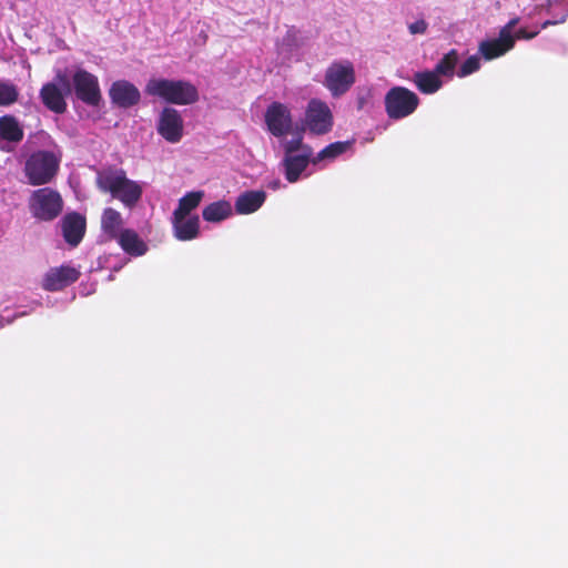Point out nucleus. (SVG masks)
<instances>
[{"label": "nucleus", "instance_id": "1", "mask_svg": "<svg viewBox=\"0 0 568 568\" xmlns=\"http://www.w3.org/2000/svg\"><path fill=\"white\" fill-rule=\"evenodd\" d=\"M95 183L101 192L110 193L112 197L125 206H134L141 199L143 186L138 181L130 180L122 169L105 168L97 172Z\"/></svg>", "mask_w": 568, "mask_h": 568}, {"label": "nucleus", "instance_id": "2", "mask_svg": "<svg viewBox=\"0 0 568 568\" xmlns=\"http://www.w3.org/2000/svg\"><path fill=\"white\" fill-rule=\"evenodd\" d=\"M148 95L174 105H190L199 101L197 88L186 80L151 78L144 89Z\"/></svg>", "mask_w": 568, "mask_h": 568}, {"label": "nucleus", "instance_id": "3", "mask_svg": "<svg viewBox=\"0 0 568 568\" xmlns=\"http://www.w3.org/2000/svg\"><path fill=\"white\" fill-rule=\"evenodd\" d=\"M283 148L285 152L283 159L285 178L288 182L295 183L312 163L313 150L304 144L302 135L286 141Z\"/></svg>", "mask_w": 568, "mask_h": 568}, {"label": "nucleus", "instance_id": "4", "mask_svg": "<svg viewBox=\"0 0 568 568\" xmlns=\"http://www.w3.org/2000/svg\"><path fill=\"white\" fill-rule=\"evenodd\" d=\"M60 156L51 151L32 153L24 165V173L32 185L49 183L58 172Z\"/></svg>", "mask_w": 568, "mask_h": 568}, {"label": "nucleus", "instance_id": "5", "mask_svg": "<svg viewBox=\"0 0 568 568\" xmlns=\"http://www.w3.org/2000/svg\"><path fill=\"white\" fill-rule=\"evenodd\" d=\"M356 81L354 63L347 59L333 61L325 70L323 85L332 97L344 95Z\"/></svg>", "mask_w": 568, "mask_h": 568}, {"label": "nucleus", "instance_id": "6", "mask_svg": "<svg viewBox=\"0 0 568 568\" xmlns=\"http://www.w3.org/2000/svg\"><path fill=\"white\" fill-rule=\"evenodd\" d=\"M334 116L325 101L311 99L302 119V130L313 135H324L331 132Z\"/></svg>", "mask_w": 568, "mask_h": 568}, {"label": "nucleus", "instance_id": "7", "mask_svg": "<svg viewBox=\"0 0 568 568\" xmlns=\"http://www.w3.org/2000/svg\"><path fill=\"white\" fill-rule=\"evenodd\" d=\"M418 95L404 87H394L385 95V110L389 119L400 120L415 112Z\"/></svg>", "mask_w": 568, "mask_h": 568}, {"label": "nucleus", "instance_id": "8", "mask_svg": "<svg viewBox=\"0 0 568 568\" xmlns=\"http://www.w3.org/2000/svg\"><path fill=\"white\" fill-rule=\"evenodd\" d=\"M264 123L273 136H286L292 132L294 123L291 108L283 102L272 101L264 111Z\"/></svg>", "mask_w": 568, "mask_h": 568}, {"label": "nucleus", "instance_id": "9", "mask_svg": "<svg viewBox=\"0 0 568 568\" xmlns=\"http://www.w3.org/2000/svg\"><path fill=\"white\" fill-rule=\"evenodd\" d=\"M29 207L34 217L51 221L61 213L62 199L58 192L51 189H40L32 193Z\"/></svg>", "mask_w": 568, "mask_h": 568}, {"label": "nucleus", "instance_id": "10", "mask_svg": "<svg viewBox=\"0 0 568 568\" xmlns=\"http://www.w3.org/2000/svg\"><path fill=\"white\" fill-rule=\"evenodd\" d=\"M519 23V18L511 19L499 31L497 38L484 40L478 45V51L487 61L497 59L515 47L513 30Z\"/></svg>", "mask_w": 568, "mask_h": 568}, {"label": "nucleus", "instance_id": "11", "mask_svg": "<svg viewBox=\"0 0 568 568\" xmlns=\"http://www.w3.org/2000/svg\"><path fill=\"white\" fill-rule=\"evenodd\" d=\"M158 134L169 143H179L184 135V120L173 106H164L156 116Z\"/></svg>", "mask_w": 568, "mask_h": 568}, {"label": "nucleus", "instance_id": "12", "mask_svg": "<svg viewBox=\"0 0 568 568\" xmlns=\"http://www.w3.org/2000/svg\"><path fill=\"white\" fill-rule=\"evenodd\" d=\"M70 92L68 77L61 72L57 73L55 82L47 83L40 91L42 102L47 108L57 113L65 110L64 93Z\"/></svg>", "mask_w": 568, "mask_h": 568}, {"label": "nucleus", "instance_id": "13", "mask_svg": "<svg viewBox=\"0 0 568 568\" xmlns=\"http://www.w3.org/2000/svg\"><path fill=\"white\" fill-rule=\"evenodd\" d=\"M72 79L78 98L90 105H97L101 100L97 77L80 69Z\"/></svg>", "mask_w": 568, "mask_h": 568}, {"label": "nucleus", "instance_id": "14", "mask_svg": "<svg viewBox=\"0 0 568 568\" xmlns=\"http://www.w3.org/2000/svg\"><path fill=\"white\" fill-rule=\"evenodd\" d=\"M80 271L70 265L50 268L42 280V287L47 291H59L79 278Z\"/></svg>", "mask_w": 568, "mask_h": 568}, {"label": "nucleus", "instance_id": "15", "mask_svg": "<svg viewBox=\"0 0 568 568\" xmlns=\"http://www.w3.org/2000/svg\"><path fill=\"white\" fill-rule=\"evenodd\" d=\"M109 94L112 102L122 108L136 104L141 98L139 89L125 80L115 81L111 85Z\"/></svg>", "mask_w": 568, "mask_h": 568}, {"label": "nucleus", "instance_id": "16", "mask_svg": "<svg viewBox=\"0 0 568 568\" xmlns=\"http://www.w3.org/2000/svg\"><path fill=\"white\" fill-rule=\"evenodd\" d=\"M23 131L19 122L11 115L0 118V149L10 151L12 144L20 142Z\"/></svg>", "mask_w": 568, "mask_h": 568}, {"label": "nucleus", "instance_id": "17", "mask_svg": "<svg viewBox=\"0 0 568 568\" xmlns=\"http://www.w3.org/2000/svg\"><path fill=\"white\" fill-rule=\"evenodd\" d=\"M174 235L180 241H190L199 235L200 220L196 215H173Z\"/></svg>", "mask_w": 568, "mask_h": 568}, {"label": "nucleus", "instance_id": "18", "mask_svg": "<svg viewBox=\"0 0 568 568\" xmlns=\"http://www.w3.org/2000/svg\"><path fill=\"white\" fill-rule=\"evenodd\" d=\"M64 239L68 243L77 245L85 231V220L79 214H69L62 221Z\"/></svg>", "mask_w": 568, "mask_h": 568}, {"label": "nucleus", "instance_id": "19", "mask_svg": "<svg viewBox=\"0 0 568 568\" xmlns=\"http://www.w3.org/2000/svg\"><path fill=\"white\" fill-rule=\"evenodd\" d=\"M265 192L247 191L239 195L235 201V211L239 214H251L257 211L265 201Z\"/></svg>", "mask_w": 568, "mask_h": 568}, {"label": "nucleus", "instance_id": "20", "mask_svg": "<svg viewBox=\"0 0 568 568\" xmlns=\"http://www.w3.org/2000/svg\"><path fill=\"white\" fill-rule=\"evenodd\" d=\"M413 82L425 94H433L443 87V80L434 70L416 72Z\"/></svg>", "mask_w": 568, "mask_h": 568}, {"label": "nucleus", "instance_id": "21", "mask_svg": "<svg viewBox=\"0 0 568 568\" xmlns=\"http://www.w3.org/2000/svg\"><path fill=\"white\" fill-rule=\"evenodd\" d=\"M115 240H118L123 251L131 255L140 256L148 250L146 244L133 230L124 229Z\"/></svg>", "mask_w": 568, "mask_h": 568}, {"label": "nucleus", "instance_id": "22", "mask_svg": "<svg viewBox=\"0 0 568 568\" xmlns=\"http://www.w3.org/2000/svg\"><path fill=\"white\" fill-rule=\"evenodd\" d=\"M123 226V220L121 213L115 211L114 209L108 207L103 211L101 217V227L103 234H105L109 239H116L120 234Z\"/></svg>", "mask_w": 568, "mask_h": 568}, {"label": "nucleus", "instance_id": "23", "mask_svg": "<svg viewBox=\"0 0 568 568\" xmlns=\"http://www.w3.org/2000/svg\"><path fill=\"white\" fill-rule=\"evenodd\" d=\"M233 209L227 201H217L209 204L203 210V219L207 222L219 223L232 215Z\"/></svg>", "mask_w": 568, "mask_h": 568}, {"label": "nucleus", "instance_id": "24", "mask_svg": "<svg viewBox=\"0 0 568 568\" xmlns=\"http://www.w3.org/2000/svg\"><path fill=\"white\" fill-rule=\"evenodd\" d=\"M351 146L349 142H335L326 148H324L321 152H318L314 158L312 159V164L316 165L321 162H329L335 160L338 155L345 153Z\"/></svg>", "mask_w": 568, "mask_h": 568}, {"label": "nucleus", "instance_id": "25", "mask_svg": "<svg viewBox=\"0 0 568 568\" xmlns=\"http://www.w3.org/2000/svg\"><path fill=\"white\" fill-rule=\"evenodd\" d=\"M203 196L204 193L202 191L189 192L180 199L179 205L173 212V215H190V213L199 206Z\"/></svg>", "mask_w": 568, "mask_h": 568}, {"label": "nucleus", "instance_id": "26", "mask_svg": "<svg viewBox=\"0 0 568 568\" xmlns=\"http://www.w3.org/2000/svg\"><path fill=\"white\" fill-rule=\"evenodd\" d=\"M458 53L456 50L447 52L436 64L434 71L439 77L452 79L455 74V69L458 63Z\"/></svg>", "mask_w": 568, "mask_h": 568}, {"label": "nucleus", "instance_id": "27", "mask_svg": "<svg viewBox=\"0 0 568 568\" xmlns=\"http://www.w3.org/2000/svg\"><path fill=\"white\" fill-rule=\"evenodd\" d=\"M19 89L8 80H0V106H8L18 101Z\"/></svg>", "mask_w": 568, "mask_h": 568}, {"label": "nucleus", "instance_id": "28", "mask_svg": "<svg viewBox=\"0 0 568 568\" xmlns=\"http://www.w3.org/2000/svg\"><path fill=\"white\" fill-rule=\"evenodd\" d=\"M562 6V1L561 0H554V1H547L546 3L544 4H538V6H535L532 7L531 9H525L524 12H525V17L528 18V19H532L537 16H541L544 12L547 13V14H550L551 13V9L554 7H561Z\"/></svg>", "mask_w": 568, "mask_h": 568}, {"label": "nucleus", "instance_id": "29", "mask_svg": "<svg viewBox=\"0 0 568 568\" xmlns=\"http://www.w3.org/2000/svg\"><path fill=\"white\" fill-rule=\"evenodd\" d=\"M479 68H480V58L478 55H471L462 63L460 68L456 72V74L459 78H465V77L478 71Z\"/></svg>", "mask_w": 568, "mask_h": 568}, {"label": "nucleus", "instance_id": "30", "mask_svg": "<svg viewBox=\"0 0 568 568\" xmlns=\"http://www.w3.org/2000/svg\"><path fill=\"white\" fill-rule=\"evenodd\" d=\"M408 30L412 34H424L427 30V23L425 20H417L408 26Z\"/></svg>", "mask_w": 568, "mask_h": 568}, {"label": "nucleus", "instance_id": "31", "mask_svg": "<svg viewBox=\"0 0 568 568\" xmlns=\"http://www.w3.org/2000/svg\"><path fill=\"white\" fill-rule=\"evenodd\" d=\"M539 33V30L528 31L526 28H520L516 32L513 31V34L516 39H525L530 40L535 38Z\"/></svg>", "mask_w": 568, "mask_h": 568}, {"label": "nucleus", "instance_id": "32", "mask_svg": "<svg viewBox=\"0 0 568 568\" xmlns=\"http://www.w3.org/2000/svg\"><path fill=\"white\" fill-rule=\"evenodd\" d=\"M560 17L559 19H555V20H546L542 24H541V29H545L547 28L548 26H551V24H556V23H561L566 20L567 16H568V10L566 8H562L561 11H560Z\"/></svg>", "mask_w": 568, "mask_h": 568}, {"label": "nucleus", "instance_id": "33", "mask_svg": "<svg viewBox=\"0 0 568 568\" xmlns=\"http://www.w3.org/2000/svg\"><path fill=\"white\" fill-rule=\"evenodd\" d=\"M13 318H4L3 316H0V328L3 327L6 324H10Z\"/></svg>", "mask_w": 568, "mask_h": 568}]
</instances>
